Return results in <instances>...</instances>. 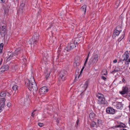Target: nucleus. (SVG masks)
I'll list each match as a JSON object with an SVG mask.
<instances>
[{"label": "nucleus", "instance_id": "1", "mask_svg": "<svg viewBox=\"0 0 130 130\" xmlns=\"http://www.w3.org/2000/svg\"><path fill=\"white\" fill-rule=\"evenodd\" d=\"M97 98V103L98 104L100 105H106L107 104V102L105 100L104 96L102 94L98 93L96 94Z\"/></svg>", "mask_w": 130, "mask_h": 130}, {"label": "nucleus", "instance_id": "2", "mask_svg": "<svg viewBox=\"0 0 130 130\" xmlns=\"http://www.w3.org/2000/svg\"><path fill=\"white\" fill-rule=\"evenodd\" d=\"M27 84L26 83V86L28 89L30 91H32L34 92H36L38 90L37 86L34 80L33 82H31L29 80H27Z\"/></svg>", "mask_w": 130, "mask_h": 130}, {"label": "nucleus", "instance_id": "3", "mask_svg": "<svg viewBox=\"0 0 130 130\" xmlns=\"http://www.w3.org/2000/svg\"><path fill=\"white\" fill-rule=\"evenodd\" d=\"M78 40H79L78 38H76L74 42L69 43L65 48V50L67 51H68L75 48L77 45Z\"/></svg>", "mask_w": 130, "mask_h": 130}, {"label": "nucleus", "instance_id": "4", "mask_svg": "<svg viewBox=\"0 0 130 130\" xmlns=\"http://www.w3.org/2000/svg\"><path fill=\"white\" fill-rule=\"evenodd\" d=\"M6 25L5 23L2 22L0 26V33L2 36H4L6 31Z\"/></svg>", "mask_w": 130, "mask_h": 130}, {"label": "nucleus", "instance_id": "5", "mask_svg": "<svg viewBox=\"0 0 130 130\" xmlns=\"http://www.w3.org/2000/svg\"><path fill=\"white\" fill-rule=\"evenodd\" d=\"M59 75L61 78L62 80L64 81L65 80L67 76V72L64 70H62L60 73Z\"/></svg>", "mask_w": 130, "mask_h": 130}, {"label": "nucleus", "instance_id": "6", "mask_svg": "<svg viewBox=\"0 0 130 130\" xmlns=\"http://www.w3.org/2000/svg\"><path fill=\"white\" fill-rule=\"evenodd\" d=\"M122 30V28L120 26H117L114 30L113 34V36H114L115 37L116 36L119 35L120 32Z\"/></svg>", "mask_w": 130, "mask_h": 130}, {"label": "nucleus", "instance_id": "7", "mask_svg": "<svg viewBox=\"0 0 130 130\" xmlns=\"http://www.w3.org/2000/svg\"><path fill=\"white\" fill-rule=\"evenodd\" d=\"M39 35L37 32L34 33L33 36L32 37V43L36 44L39 39Z\"/></svg>", "mask_w": 130, "mask_h": 130}, {"label": "nucleus", "instance_id": "8", "mask_svg": "<svg viewBox=\"0 0 130 130\" xmlns=\"http://www.w3.org/2000/svg\"><path fill=\"white\" fill-rule=\"evenodd\" d=\"M48 91V89L47 86L42 87L39 89V92L41 94H44L46 93Z\"/></svg>", "mask_w": 130, "mask_h": 130}, {"label": "nucleus", "instance_id": "9", "mask_svg": "<svg viewBox=\"0 0 130 130\" xmlns=\"http://www.w3.org/2000/svg\"><path fill=\"white\" fill-rule=\"evenodd\" d=\"M129 53L127 51L125 52L122 55L121 58L123 61L127 62V59L129 57Z\"/></svg>", "mask_w": 130, "mask_h": 130}, {"label": "nucleus", "instance_id": "10", "mask_svg": "<svg viewBox=\"0 0 130 130\" xmlns=\"http://www.w3.org/2000/svg\"><path fill=\"white\" fill-rule=\"evenodd\" d=\"M123 105L121 102L116 103L114 105V108L117 109H121L123 108Z\"/></svg>", "mask_w": 130, "mask_h": 130}, {"label": "nucleus", "instance_id": "11", "mask_svg": "<svg viewBox=\"0 0 130 130\" xmlns=\"http://www.w3.org/2000/svg\"><path fill=\"white\" fill-rule=\"evenodd\" d=\"M106 112L108 113L111 114H113L115 112V110L111 107L107 108L106 109Z\"/></svg>", "mask_w": 130, "mask_h": 130}, {"label": "nucleus", "instance_id": "12", "mask_svg": "<svg viewBox=\"0 0 130 130\" xmlns=\"http://www.w3.org/2000/svg\"><path fill=\"white\" fill-rule=\"evenodd\" d=\"M98 56L97 54H95L93 56V57L90 59L92 61V63H96L98 61Z\"/></svg>", "mask_w": 130, "mask_h": 130}, {"label": "nucleus", "instance_id": "13", "mask_svg": "<svg viewBox=\"0 0 130 130\" xmlns=\"http://www.w3.org/2000/svg\"><path fill=\"white\" fill-rule=\"evenodd\" d=\"M9 68V66L7 65L3 66L0 69V72L2 73L3 72L7 71Z\"/></svg>", "mask_w": 130, "mask_h": 130}, {"label": "nucleus", "instance_id": "14", "mask_svg": "<svg viewBox=\"0 0 130 130\" xmlns=\"http://www.w3.org/2000/svg\"><path fill=\"white\" fill-rule=\"evenodd\" d=\"M128 92V88L127 87H123L122 91L120 93L122 94H124L127 93Z\"/></svg>", "mask_w": 130, "mask_h": 130}, {"label": "nucleus", "instance_id": "15", "mask_svg": "<svg viewBox=\"0 0 130 130\" xmlns=\"http://www.w3.org/2000/svg\"><path fill=\"white\" fill-rule=\"evenodd\" d=\"M6 101L5 98L0 99V105L2 107H3L5 105V102Z\"/></svg>", "mask_w": 130, "mask_h": 130}, {"label": "nucleus", "instance_id": "16", "mask_svg": "<svg viewBox=\"0 0 130 130\" xmlns=\"http://www.w3.org/2000/svg\"><path fill=\"white\" fill-rule=\"evenodd\" d=\"M89 117L91 120H93L95 117V115L93 113H90L89 115Z\"/></svg>", "mask_w": 130, "mask_h": 130}, {"label": "nucleus", "instance_id": "17", "mask_svg": "<svg viewBox=\"0 0 130 130\" xmlns=\"http://www.w3.org/2000/svg\"><path fill=\"white\" fill-rule=\"evenodd\" d=\"M21 52L20 49V48H18L15 50L14 52V55H18L19 54H20Z\"/></svg>", "mask_w": 130, "mask_h": 130}, {"label": "nucleus", "instance_id": "18", "mask_svg": "<svg viewBox=\"0 0 130 130\" xmlns=\"http://www.w3.org/2000/svg\"><path fill=\"white\" fill-rule=\"evenodd\" d=\"M120 70V69L119 67L115 68L114 70L111 71V73H116Z\"/></svg>", "mask_w": 130, "mask_h": 130}, {"label": "nucleus", "instance_id": "19", "mask_svg": "<svg viewBox=\"0 0 130 130\" xmlns=\"http://www.w3.org/2000/svg\"><path fill=\"white\" fill-rule=\"evenodd\" d=\"M87 7V6L86 5H84L82 6L81 8V9L82 11H84V14H85L86 12V8Z\"/></svg>", "mask_w": 130, "mask_h": 130}, {"label": "nucleus", "instance_id": "20", "mask_svg": "<svg viewBox=\"0 0 130 130\" xmlns=\"http://www.w3.org/2000/svg\"><path fill=\"white\" fill-rule=\"evenodd\" d=\"M14 56H15L14 54L13 53L11 54L7 58V60L8 61L10 60Z\"/></svg>", "mask_w": 130, "mask_h": 130}, {"label": "nucleus", "instance_id": "21", "mask_svg": "<svg viewBox=\"0 0 130 130\" xmlns=\"http://www.w3.org/2000/svg\"><path fill=\"white\" fill-rule=\"evenodd\" d=\"M18 87L17 85H14L12 87L13 90L15 91V92H17V91L18 90Z\"/></svg>", "mask_w": 130, "mask_h": 130}, {"label": "nucleus", "instance_id": "22", "mask_svg": "<svg viewBox=\"0 0 130 130\" xmlns=\"http://www.w3.org/2000/svg\"><path fill=\"white\" fill-rule=\"evenodd\" d=\"M7 92L6 91H2L1 92L0 94V96L3 98L5 97L6 95Z\"/></svg>", "mask_w": 130, "mask_h": 130}, {"label": "nucleus", "instance_id": "23", "mask_svg": "<svg viewBox=\"0 0 130 130\" xmlns=\"http://www.w3.org/2000/svg\"><path fill=\"white\" fill-rule=\"evenodd\" d=\"M96 125V123L94 121L92 122L90 124V127L91 128H92L93 127H95Z\"/></svg>", "mask_w": 130, "mask_h": 130}, {"label": "nucleus", "instance_id": "24", "mask_svg": "<svg viewBox=\"0 0 130 130\" xmlns=\"http://www.w3.org/2000/svg\"><path fill=\"white\" fill-rule=\"evenodd\" d=\"M124 32L123 33V34H122V35L118 39V41L119 42H119L121 41L124 38Z\"/></svg>", "mask_w": 130, "mask_h": 130}, {"label": "nucleus", "instance_id": "25", "mask_svg": "<svg viewBox=\"0 0 130 130\" xmlns=\"http://www.w3.org/2000/svg\"><path fill=\"white\" fill-rule=\"evenodd\" d=\"M4 46V44L3 43H1L0 44V53H2V51Z\"/></svg>", "mask_w": 130, "mask_h": 130}, {"label": "nucleus", "instance_id": "26", "mask_svg": "<svg viewBox=\"0 0 130 130\" xmlns=\"http://www.w3.org/2000/svg\"><path fill=\"white\" fill-rule=\"evenodd\" d=\"M50 72H48L46 73L45 74V78L47 80L48 78L49 77L50 75Z\"/></svg>", "mask_w": 130, "mask_h": 130}, {"label": "nucleus", "instance_id": "27", "mask_svg": "<svg viewBox=\"0 0 130 130\" xmlns=\"http://www.w3.org/2000/svg\"><path fill=\"white\" fill-rule=\"evenodd\" d=\"M89 81L88 80L86 81L84 85V87L85 88V90L88 87V85L89 84Z\"/></svg>", "mask_w": 130, "mask_h": 130}, {"label": "nucleus", "instance_id": "28", "mask_svg": "<svg viewBox=\"0 0 130 130\" xmlns=\"http://www.w3.org/2000/svg\"><path fill=\"white\" fill-rule=\"evenodd\" d=\"M125 126V124L122 123H121L118 125V127H124Z\"/></svg>", "mask_w": 130, "mask_h": 130}, {"label": "nucleus", "instance_id": "29", "mask_svg": "<svg viewBox=\"0 0 130 130\" xmlns=\"http://www.w3.org/2000/svg\"><path fill=\"white\" fill-rule=\"evenodd\" d=\"M102 74L105 75H106L107 74V72L106 70H104L102 72Z\"/></svg>", "mask_w": 130, "mask_h": 130}, {"label": "nucleus", "instance_id": "30", "mask_svg": "<svg viewBox=\"0 0 130 130\" xmlns=\"http://www.w3.org/2000/svg\"><path fill=\"white\" fill-rule=\"evenodd\" d=\"M79 121V120L78 119L76 122V123L75 125V126L76 127V128H77L78 127V125Z\"/></svg>", "mask_w": 130, "mask_h": 130}, {"label": "nucleus", "instance_id": "31", "mask_svg": "<svg viewBox=\"0 0 130 130\" xmlns=\"http://www.w3.org/2000/svg\"><path fill=\"white\" fill-rule=\"evenodd\" d=\"M9 12V10L8 8H6L4 10V13L5 14H7Z\"/></svg>", "mask_w": 130, "mask_h": 130}, {"label": "nucleus", "instance_id": "32", "mask_svg": "<svg viewBox=\"0 0 130 130\" xmlns=\"http://www.w3.org/2000/svg\"><path fill=\"white\" fill-rule=\"evenodd\" d=\"M127 61H125V64H128L130 62V58H129L128 59Z\"/></svg>", "mask_w": 130, "mask_h": 130}, {"label": "nucleus", "instance_id": "33", "mask_svg": "<svg viewBox=\"0 0 130 130\" xmlns=\"http://www.w3.org/2000/svg\"><path fill=\"white\" fill-rule=\"evenodd\" d=\"M84 68H85V67L84 66H83V67L82 69L81 70L80 72V74L78 76V78H79V77L80 76L81 74L82 73V72L83 70L84 69Z\"/></svg>", "mask_w": 130, "mask_h": 130}, {"label": "nucleus", "instance_id": "34", "mask_svg": "<svg viewBox=\"0 0 130 130\" xmlns=\"http://www.w3.org/2000/svg\"><path fill=\"white\" fill-rule=\"evenodd\" d=\"M120 3V2L118 1H117L116 3V5H117V8L119 5V3Z\"/></svg>", "mask_w": 130, "mask_h": 130}, {"label": "nucleus", "instance_id": "35", "mask_svg": "<svg viewBox=\"0 0 130 130\" xmlns=\"http://www.w3.org/2000/svg\"><path fill=\"white\" fill-rule=\"evenodd\" d=\"M123 61L122 60V59L121 58V59H120L119 60V61H118V63H120L121 62L122 64L123 63Z\"/></svg>", "mask_w": 130, "mask_h": 130}, {"label": "nucleus", "instance_id": "36", "mask_svg": "<svg viewBox=\"0 0 130 130\" xmlns=\"http://www.w3.org/2000/svg\"><path fill=\"white\" fill-rule=\"evenodd\" d=\"M38 125L40 127H42L44 125V124L42 123H38Z\"/></svg>", "mask_w": 130, "mask_h": 130}, {"label": "nucleus", "instance_id": "37", "mask_svg": "<svg viewBox=\"0 0 130 130\" xmlns=\"http://www.w3.org/2000/svg\"><path fill=\"white\" fill-rule=\"evenodd\" d=\"M79 71V69L78 68H76V72H75V74L77 75L78 73V71Z\"/></svg>", "mask_w": 130, "mask_h": 130}, {"label": "nucleus", "instance_id": "38", "mask_svg": "<svg viewBox=\"0 0 130 130\" xmlns=\"http://www.w3.org/2000/svg\"><path fill=\"white\" fill-rule=\"evenodd\" d=\"M102 79L105 81H106L107 79L106 78L103 76H102Z\"/></svg>", "mask_w": 130, "mask_h": 130}, {"label": "nucleus", "instance_id": "39", "mask_svg": "<svg viewBox=\"0 0 130 130\" xmlns=\"http://www.w3.org/2000/svg\"><path fill=\"white\" fill-rule=\"evenodd\" d=\"M36 111V110H34V111L32 113V114H31V116L32 117H34V116L35 114L34 113V112L35 111Z\"/></svg>", "mask_w": 130, "mask_h": 130}, {"label": "nucleus", "instance_id": "40", "mask_svg": "<svg viewBox=\"0 0 130 130\" xmlns=\"http://www.w3.org/2000/svg\"><path fill=\"white\" fill-rule=\"evenodd\" d=\"M11 104L10 102L8 103L7 104V106L8 107H10L11 106Z\"/></svg>", "mask_w": 130, "mask_h": 130}, {"label": "nucleus", "instance_id": "41", "mask_svg": "<svg viewBox=\"0 0 130 130\" xmlns=\"http://www.w3.org/2000/svg\"><path fill=\"white\" fill-rule=\"evenodd\" d=\"M102 121L101 120H98V124H101V123Z\"/></svg>", "mask_w": 130, "mask_h": 130}, {"label": "nucleus", "instance_id": "42", "mask_svg": "<svg viewBox=\"0 0 130 130\" xmlns=\"http://www.w3.org/2000/svg\"><path fill=\"white\" fill-rule=\"evenodd\" d=\"M117 59H115L113 61V63H117Z\"/></svg>", "mask_w": 130, "mask_h": 130}, {"label": "nucleus", "instance_id": "43", "mask_svg": "<svg viewBox=\"0 0 130 130\" xmlns=\"http://www.w3.org/2000/svg\"><path fill=\"white\" fill-rule=\"evenodd\" d=\"M88 60H85V63L84 64V66H85L86 65V64Z\"/></svg>", "mask_w": 130, "mask_h": 130}, {"label": "nucleus", "instance_id": "44", "mask_svg": "<svg viewBox=\"0 0 130 130\" xmlns=\"http://www.w3.org/2000/svg\"><path fill=\"white\" fill-rule=\"evenodd\" d=\"M5 0H1V2L2 3H4L5 2Z\"/></svg>", "mask_w": 130, "mask_h": 130}, {"label": "nucleus", "instance_id": "45", "mask_svg": "<svg viewBox=\"0 0 130 130\" xmlns=\"http://www.w3.org/2000/svg\"><path fill=\"white\" fill-rule=\"evenodd\" d=\"M2 107L1 106L0 107V112H1V111H2Z\"/></svg>", "mask_w": 130, "mask_h": 130}, {"label": "nucleus", "instance_id": "46", "mask_svg": "<svg viewBox=\"0 0 130 130\" xmlns=\"http://www.w3.org/2000/svg\"><path fill=\"white\" fill-rule=\"evenodd\" d=\"M125 79L123 78L122 79V81L124 83V82L125 81Z\"/></svg>", "mask_w": 130, "mask_h": 130}, {"label": "nucleus", "instance_id": "47", "mask_svg": "<svg viewBox=\"0 0 130 130\" xmlns=\"http://www.w3.org/2000/svg\"><path fill=\"white\" fill-rule=\"evenodd\" d=\"M90 54V52H89V53L88 54V55L87 56V57L89 58Z\"/></svg>", "mask_w": 130, "mask_h": 130}, {"label": "nucleus", "instance_id": "48", "mask_svg": "<svg viewBox=\"0 0 130 130\" xmlns=\"http://www.w3.org/2000/svg\"><path fill=\"white\" fill-rule=\"evenodd\" d=\"M71 28H72V29H73L74 27V26L73 25H72L71 26Z\"/></svg>", "mask_w": 130, "mask_h": 130}, {"label": "nucleus", "instance_id": "49", "mask_svg": "<svg viewBox=\"0 0 130 130\" xmlns=\"http://www.w3.org/2000/svg\"><path fill=\"white\" fill-rule=\"evenodd\" d=\"M56 122H57V123H59V121L58 120H56Z\"/></svg>", "mask_w": 130, "mask_h": 130}, {"label": "nucleus", "instance_id": "50", "mask_svg": "<svg viewBox=\"0 0 130 130\" xmlns=\"http://www.w3.org/2000/svg\"><path fill=\"white\" fill-rule=\"evenodd\" d=\"M120 130H126V129H121Z\"/></svg>", "mask_w": 130, "mask_h": 130}, {"label": "nucleus", "instance_id": "51", "mask_svg": "<svg viewBox=\"0 0 130 130\" xmlns=\"http://www.w3.org/2000/svg\"><path fill=\"white\" fill-rule=\"evenodd\" d=\"M88 57H87V58H86V60H88Z\"/></svg>", "mask_w": 130, "mask_h": 130}, {"label": "nucleus", "instance_id": "52", "mask_svg": "<svg viewBox=\"0 0 130 130\" xmlns=\"http://www.w3.org/2000/svg\"><path fill=\"white\" fill-rule=\"evenodd\" d=\"M49 28H51V27H49Z\"/></svg>", "mask_w": 130, "mask_h": 130}]
</instances>
